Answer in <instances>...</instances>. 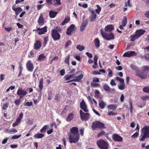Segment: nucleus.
I'll return each instance as SVG.
<instances>
[{
	"label": "nucleus",
	"mask_w": 149,
	"mask_h": 149,
	"mask_svg": "<svg viewBox=\"0 0 149 149\" xmlns=\"http://www.w3.org/2000/svg\"><path fill=\"white\" fill-rule=\"evenodd\" d=\"M70 20V18L68 17H66L64 21L62 22L61 25H64L65 23L68 22Z\"/></svg>",
	"instance_id": "nucleus-35"
},
{
	"label": "nucleus",
	"mask_w": 149,
	"mask_h": 149,
	"mask_svg": "<svg viewBox=\"0 0 149 149\" xmlns=\"http://www.w3.org/2000/svg\"><path fill=\"white\" fill-rule=\"evenodd\" d=\"M96 6L97 8L95 10V12L96 13H97L98 14H99L101 10V8L100 6L98 5H97Z\"/></svg>",
	"instance_id": "nucleus-39"
},
{
	"label": "nucleus",
	"mask_w": 149,
	"mask_h": 149,
	"mask_svg": "<svg viewBox=\"0 0 149 149\" xmlns=\"http://www.w3.org/2000/svg\"><path fill=\"white\" fill-rule=\"evenodd\" d=\"M117 107V105L116 104H110L107 106V108L108 109L113 110H115Z\"/></svg>",
	"instance_id": "nucleus-26"
},
{
	"label": "nucleus",
	"mask_w": 149,
	"mask_h": 149,
	"mask_svg": "<svg viewBox=\"0 0 149 149\" xmlns=\"http://www.w3.org/2000/svg\"><path fill=\"white\" fill-rule=\"evenodd\" d=\"M79 72H77L75 74V76H74V79L72 80L71 81H68L67 82V83L70 82L71 81H74L76 82H79L80 80L83 78L84 76L82 74H81L77 76H76V75L78 74Z\"/></svg>",
	"instance_id": "nucleus-9"
},
{
	"label": "nucleus",
	"mask_w": 149,
	"mask_h": 149,
	"mask_svg": "<svg viewBox=\"0 0 149 149\" xmlns=\"http://www.w3.org/2000/svg\"><path fill=\"white\" fill-rule=\"evenodd\" d=\"M44 6V5H38L37 6V8L38 10L40 9Z\"/></svg>",
	"instance_id": "nucleus-64"
},
{
	"label": "nucleus",
	"mask_w": 149,
	"mask_h": 149,
	"mask_svg": "<svg viewBox=\"0 0 149 149\" xmlns=\"http://www.w3.org/2000/svg\"><path fill=\"white\" fill-rule=\"evenodd\" d=\"M139 135L138 133L136 132L134 133L133 135L131 136V138H135L137 137Z\"/></svg>",
	"instance_id": "nucleus-54"
},
{
	"label": "nucleus",
	"mask_w": 149,
	"mask_h": 149,
	"mask_svg": "<svg viewBox=\"0 0 149 149\" xmlns=\"http://www.w3.org/2000/svg\"><path fill=\"white\" fill-rule=\"evenodd\" d=\"M79 135L70 134L69 136L70 142L71 143H77L79 139Z\"/></svg>",
	"instance_id": "nucleus-5"
},
{
	"label": "nucleus",
	"mask_w": 149,
	"mask_h": 149,
	"mask_svg": "<svg viewBox=\"0 0 149 149\" xmlns=\"http://www.w3.org/2000/svg\"><path fill=\"white\" fill-rule=\"evenodd\" d=\"M92 128L94 130H97L98 128H104V124L100 121H97L93 122Z\"/></svg>",
	"instance_id": "nucleus-4"
},
{
	"label": "nucleus",
	"mask_w": 149,
	"mask_h": 149,
	"mask_svg": "<svg viewBox=\"0 0 149 149\" xmlns=\"http://www.w3.org/2000/svg\"><path fill=\"white\" fill-rule=\"evenodd\" d=\"M44 19L42 14H41L38 18V22L39 25H42L44 24Z\"/></svg>",
	"instance_id": "nucleus-23"
},
{
	"label": "nucleus",
	"mask_w": 149,
	"mask_h": 149,
	"mask_svg": "<svg viewBox=\"0 0 149 149\" xmlns=\"http://www.w3.org/2000/svg\"><path fill=\"white\" fill-rule=\"evenodd\" d=\"M52 4L56 6L58 5H60V0H52Z\"/></svg>",
	"instance_id": "nucleus-31"
},
{
	"label": "nucleus",
	"mask_w": 149,
	"mask_h": 149,
	"mask_svg": "<svg viewBox=\"0 0 149 149\" xmlns=\"http://www.w3.org/2000/svg\"><path fill=\"white\" fill-rule=\"evenodd\" d=\"M127 22V19L126 17H124L123 20L122 21V25L125 26Z\"/></svg>",
	"instance_id": "nucleus-37"
},
{
	"label": "nucleus",
	"mask_w": 149,
	"mask_h": 149,
	"mask_svg": "<svg viewBox=\"0 0 149 149\" xmlns=\"http://www.w3.org/2000/svg\"><path fill=\"white\" fill-rule=\"evenodd\" d=\"M141 98L143 100H149V95L144 96H142L141 97Z\"/></svg>",
	"instance_id": "nucleus-56"
},
{
	"label": "nucleus",
	"mask_w": 149,
	"mask_h": 149,
	"mask_svg": "<svg viewBox=\"0 0 149 149\" xmlns=\"http://www.w3.org/2000/svg\"><path fill=\"white\" fill-rule=\"evenodd\" d=\"M100 86V84L95 83H92L91 84V86L93 87H98Z\"/></svg>",
	"instance_id": "nucleus-48"
},
{
	"label": "nucleus",
	"mask_w": 149,
	"mask_h": 149,
	"mask_svg": "<svg viewBox=\"0 0 149 149\" xmlns=\"http://www.w3.org/2000/svg\"><path fill=\"white\" fill-rule=\"evenodd\" d=\"M74 76H75V74L71 75L68 76L66 77L65 79L66 80H68L72 78L74 79Z\"/></svg>",
	"instance_id": "nucleus-41"
},
{
	"label": "nucleus",
	"mask_w": 149,
	"mask_h": 149,
	"mask_svg": "<svg viewBox=\"0 0 149 149\" xmlns=\"http://www.w3.org/2000/svg\"><path fill=\"white\" fill-rule=\"evenodd\" d=\"M4 29L6 31L9 32L12 30L13 28L12 26H8L5 27Z\"/></svg>",
	"instance_id": "nucleus-42"
},
{
	"label": "nucleus",
	"mask_w": 149,
	"mask_h": 149,
	"mask_svg": "<svg viewBox=\"0 0 149 149\" xmlns=\"http://www.w3.org/2000/svg\"><path fill=\"white\" fill-rule=\"evenodd\" d=\"M117 113L111 111H109L108 113V115L109 116H113L116 115Z\"/></svg>",
	"instance_id": "nucleus-51"
},
{
	"label": "nucleus",
	"mask_w": 149,
	"mask_h": 149,
	"mask_svg": "<svg viewBox=\"0 0 149 149\" xmlns=\"http://www.w3.org/2000/svg\"><path fill=\"white\" fill-rule=\"evenodd\" d=\"M94 43L95 47H99L100 46V42L99 39L97 38L94 40Z\"/></svg>",
	"instance_id": "nucleus-32"
},
{
	"label": "nucleus",
	"mask_w": 149,
	"mask_h": 149,
	"mask_svg": "<svg viewBox=\"0 0 149 149\" xmlns=\"http://www.w3.org/2000/svg\"><path fill=\"white\" fill-rule=\"evenodd\" d=\"M104 90L108 92L109 91L110 88L109 86L107 84H105L103 86Z\"/></svg>",
	"instance_id": "nucleus-36"
},
{
	"label": "nucleus",
	"mask_w": 149,
	"mask_h": 149,
	"mask_svg": "<svg viewBox=\"0 0 149 149\" xmlns=\"http://www.w3.org/2000/svg\"><path fill=\"white\" fill-rule=\"evenodd\" d=\"M143 72L137 74V75L141 79H145L149 77V65L143 66L141 68Z\"/></svg>",
	"instance_id": "nucleus-2"
},
{
	"label": "nucleus",
	"mask_w": 149,
	"mask_h": 149,
	"mask_svg": "<svg viewBox=\"0 0 149 149\" xmlns=\"http://www.w3.org/2000/svg\"><path fill=\"white\" fill-rule=\"evenodd\" d=\"M48 40V37H46V38H44V42L43 43V45L44 47H45L46 46L47 44V42Z\"/></svg>",
	"instance_id": "nucleus-46"
},
{
	"label": "nucleus",
	"mask_w": 149,
	"mask_h": 149,
	"mask_svg": "<svg viewBox=\"0 0 149 149\" xmlns=\"http://www.w3.org/2000/svg\"><path fill=\"white\" fill-rule=\"evenodd\" d=\"M99 107L102 109H103L106 105V104L102 100L99 101Z\"/></svg>",
	"instance_id": "nucleus-28"
},
{
	"label": "nucleus",
	"mask_w": 149,
	"mask_h": 149,
	"mask_svg": "<svg viewBox=\"0 0 149 149\" xmlns=\"http://www.w3.org/2000/svg\"><path fill=\"white\" fill-rule=\"evenodd\" d=\"M8 139H9V138L8 137L2 141V144H4L6 143L7 142V141L8 140Z\"/></svg>",
	"instance_id": "nucleus-61"
},
{
	"label": "nucleus",
	"mask_w": 149,
	"mask_h": 149,
	"mask_svg": "<svg viewBox=\"0 0 149 149\" xmlns=\"http://www.w3.org/2000/svg\"><path fill=\"white\" fill-rule=\"evenodd\" d=\"M43 79L42 78H40L39 80V83L38 87L40 89L39 92L40 93L41 96L42 95V90L43 87Z\"/></svg>",
	"instance_id": "nucleus-21"
},
{
	"label": "nucleus",
	"mask_w": 149,
	"mask_h": 149,
	"mask_svg": "<svg viewBox=\"0 0 149 149\" xmlns=\"http://www.w3.org/2000/svg\"><path fill=\"white\" fill-rule=\"evenodd\" d=\"M98 146L101 149H107L108 144L103 140L102 139L99 140L97 142Z\"/></svg>",
	"instance_id": "nucleus-6"
},
{
	"label": "nucleus",
	"mask_w": 149,
	"mask_h": 149,
	"mask_svg": "<svg viewBox=\"0 0 149 149\" xmlns=\"http://www.w3.org/2000/svg\"><path fill=\"white\" fill-rule=\"evenodd\" d=\"M74 115L72 113H70L67 118L66 120L68 121H70L73 119Z\"/></svg>",
	"instance_id": "nucleus-34"
},
{
	"label": "nucleus",
	"mask_w": 149,
	"mask_h": 149,
	"mask_svg": "<svg viewBox=\"0 0 149 149\" xmlns=\"http://www.w3.org/2000/svg\"><path fill=\"white\" fill-rule=\"evenodd\" d=\"M12 9L15 12L16 15H18L22 11V9L21 7H16L15 5H14L12 6Z\"/></svg>",
	"instance_id": "nucleus-15"
},
{
	"label": "nucleus",
	"mask_w": 149,
	"mask_h": 149,
	"mask_svg": "<svg viewBox=\"0 0 149 149\" xmlns=\"http://www.w3.org/2000/svg\"><path fill=\"white\" fill-rule=\"evenodd\" d=\"M90 12L91 13V15L90 17V21L91 22L94 21L96 18V14L93 10H91Z\"/></svg>",
	"instance_id": "nucleus-16"
},
{
	"label": "nucleus",
	"mask_w": 149,
	"mask_h": 149,
	"mask_svg": "<svg viewBox=\"0 0 149 149\" xmlns=\"http://www.w3.org/2000/svg\"><path fill=\"white\" fill-rule=\"evenodd\" d=\"M88 22L87 20L83 21L81 25L80 26V31H84L86 26L87 25Z\"/></svg>",
	"instance_id": "nucleus-24"
},
{
	"label": "nucleus",
	"mask_w": 149,
	"mask_h": 149,
	"mask_svg": "<svg viewBox=\"0 0 149 149\" xmlns=\"http://www.w3.org/2000/svg\"><path fill=\"white\" fill-rule=\"evenodd\" d=\"M9 105V103H6L5 104H4L3 106L2 107V109L4 110H5L6 108L8 107Z\"/></svg>",
	"instance_id": "nucleus-50"
},
{
	"label": "nucleus",
	"mask_w": 149,
	"mask_h": 149,
	"mask_svg": "<svg viewBox=\"0 0 149 149\" xmlns=\"http://www.w3.org/2000/svg\"><path fill=\"white\" fill-rule=\"evenodd\" d=\"M143 91L145 93H149V86H146L143 88Z\"/></svg>",
	"instance_id": "nucleus-45"
},
{
	"label": "nucleus",
	"mask_w": 149,
	"mask_h": 149,
	"mask_svg": "<svg viewBox=\"0 0 149 149\" xmlns=\"http://www.w3.org/2000/svg\"><path fill=\"white\" fill-rule=\"evenodd\" d=\"M100 32L103 37L107 40H113L115 38L114 34L112 33L104 32L102 29H101Z\"/></svg>",
	"instance_id": "nucleus-3"
},
{
	"label": "nucleus",
	"mask_w": 149,
	"mask_h": 149,
	"mask_svg": "<svg viewBox=\"0 0 149 149\" xmlns=\"http://www.w3.org/2000/svg\"><path fill=\"white\" fill-rule=\"evenodd\" d=\"M21 99H20L19 97V99L15 100V103L16 105H18L19 104Z\"/></svg>",
	"instance_id": "nucleus-52"
},
{
	"label": "nucleus",
	"mask_w": 149,
	"mask_h": 149,
	"mask_svg": "<svg viewBox=\"0 0 149 149\" xmlns=\"http://www.w3.org/2000/svg\"><path fill=\"white\" fill-rule=\"evenodd\" d=\"M76 48L77 49L79 50L80 51H82L84 49L85 47L83 45H77Z\"/></svg>",
	"instance_id": "nucleus-40"
},
{
	"label": "nucleus",
	"mask_w": 149,
	"mask_h": 149,
	"mask_svg": "<svg viewBox=\"0 0 149 149\" xmlns=\"http://www.w3.org/2000/svg\"><path fill=\"white\" fill-rule=\"evenodd\" d=\"M125 84L118 85V88L120 90H123L125 88Z\"/></svg>",
	"instance_id": "nucleus-44"
},
{
	"label": "nucleus",
	"mask_w": 149,
	"mask_h": 149,
	"mask_svg": "<svg viewBox=\"0 0 149 149\" xmlns=\"http://www.w3.org/2000/svg\"><path fill=\"white\" fill-rule=\"evenodd\" d=\"M60 74L61 76H63L65 74V71L64 69H62L60 71Z\"/></svg>",
	"instance_id": "nucleus-62"
},
{
	"label": "nucleus",
	"mask_w": 149,
	"mask_h": 149,
	"mask_svg": "<svg viewBox=\"0 0 149 149\" xmlns=\"http://www.w3.org/2000/svg\"><path fill=\"white\" fill-rule=\"evenodd\" d=\"M107 70L109 72V75L110 76V77H112V75H111L113 73L112 71L110 68H109Z\"/></svg>",
	"instance_id": "nucleus-60"
},
{
	"label": "nucleus",
	"mask_w": 149,
	"mask_h": 149,
	"mask_svg": "<svg viewBox=\"0 0 149 149\" xmlns=\"http://www.w3.org/2000/svg\"><path fill=\"white\" fill-rule=\"evenodd\" d=\"M27 92L26 91L19 87L17 91V94L19 96L20 98L22 99L27 94Z\"/></svg>",
	"instance_id": "nucleus-8"
},
{
	"label": "nucleus",
	"mask_w": 149,
	"mask_h": 149,
	"mask_svg": "<svg viewBox=\"0 0 149 149\" xmlns=\"http://www.w3.org/2000/svg\"><path fill=\"white\" fill-rule=\"evenodd\" d=\"M74 27L75 26L74 24H71L68 29L66 34L68 35H70L71 33L74 30Z\"/></svg>",
	"instance_id": "nucleus-18"
},
{
	"label": "nucleus",
	"mask_w": 149,
	"mask_h": 149,
	"mask_svg": "<svg viewBox=\"0 0 149 149\" xmlns=\"http://www.w3.org/2000/svg\"><path fill=\"white\" fill-rule=\"evenodd\" d=\"M113 139L115 141H122V138L117 134H115L113 136Z\"/></svg>",
	"instance_id": "nucleus-22"
},
{
	"label": "nucleus",
	"mask_w": 149,
	"mask_h": 149,
	"mask_svg": "<svg viewBox=\"0 0 149 149\" xmlns=\"http://www.w3.org/2000/svg\"><path fill=\"white\" fill-rule=\"evenodd\" d=\"M110 84L111 86H116V84L114 81L113 79L111 80Z\"/></svg>",
	"instance_id": "nucleus-59"
},
{
	"label": "nucleus",
	"mask_w": 149,
	"mask_h": 149,
	"mask_svg": "<svg viewBox=\"0 0 149 149\" xmlns=\"http://www.w3.org/2000/svg\"><path fill=\"white\" fill-rule=\"evenodd\" d=\"M70 58V55H69L67 57H66L65 58V63L68 64V65H69V60Z\"/></svg>",
	"instance_id": "nucleus-43"
},
{
	"label": "nucleus",
	"mask_w": 149,
	"mask_h": 149,
	"mask_svg": "<svg viewBox=\"0 0 149 149\" xmlns=\"http://www.w3.org/2000/svg\"><path fill=\"white\" fill-rule=\"evenodd\" d=\"M137 53L133 51H128L125 52L123 54V56L124 57H130V56H136Z\"/></svg>",
	"instance_id": "nucleus-14"
},
{
	"label": "nucleus",
	"mask_w": 149,
	"mask_h": 149,
	"mask_svg": "<svg viewBox=\"0 0 149 149\" xmlns=\"http://www.w3.org/2000/svg\"><path fill=\"white\" fill-rule=\"evenodd\" d=\"M52 36L54 41L59 40L60 38V35L58 31L56 29H53L52 32Z\"/></svg>",
	"instance_id": "nucleus-7"
},
{
	"label": "nucleus",
	"mask_w": 149,
	"mask_h": 149,
	"mask_svg": "<svg viewBox=\"0 0 149 149\" xmlns=\"http://www.w3.org/2000/svg\"><path fill=\"white\" fill-rule=\"evenodd\" d=\"M47 26H45L43 28H38L36 31L39 35H42L44 34L47 32Z\"/></svg>",
	"instance_id": "nucleus-12"
},
{
	"label": "nucleus",
	"mask_w": 149,
	"mask_h": 149,
	"mask_svg": "<svg viewBox=\"0 0 149 149\" xmlns=\"http://www.w3.org/2000/svg\"><path fill=\"white\" fill-rule=\"evenodd\" d=\"M46 58L45 54H42L39 56L38 59L39 61H41L44 60Z\"/></svg>",
	"instance_id": "nucleus-29"
},
{
	"label": "nucleus",
	"mask_w": 149,
	"mask_h": 149,
	"mask_svg": "<svg viewBox=\"0 0 149 149\" xmlns=\"http://www.w3.org/2000/svg\"><path fill=\"white\" fill-rule=\"evenodd\" d=\"M78 6L80 7H82L84 8H86L88 7V5L86 4H84L82 5L80 3H79Z\"/></svg>",
	"instance_id": "nucleus-53"
},
{
	"label": "nucleus",
	"mask_w": 149,
	"mask_h": 149,
	"mask_svg": "<svg viewBox=\"0 0 149 149\" xmlns=\"http://www.w3.org/2000/svg\"><path fill=\"white\" fill-rule=\"evenodd\" d=\"M114 29V27L113 25H107L105 28V32H104L111 33V31Z\"/></svg>",
	"instance_id": "nucleus-19"
},
{
	"label": "nucleus",
	"mask_w": 149,
	"mask_h": 149,
	"mask_svg": "<svg viewBox=\"0 0 149 149\" xmlns=\"http://www.w3.org/2000/svg\"><path fill=\"white\" fill-rule=\"evenodd\" d=\"M80 108L85 112H87L88 111L87 105L84 100H83L80 103Z\"/></svg>",
	"instance_id": "nucleus-13"
},
{
	"label": "nucleus",
	"mask_w": 149,
	"mask_h": 149,
	"mask_svg": "<svg viewBox=\"0 0 149 149\" xmlns=\"http://www.w3.org/2000/svg\"><path fill=\"white\" fill-rule=\"evenodd\" d=\"M32 104V102H27L25 104V105L28 106L30 107L31 106Z\"/></svg>",
	"instance_id": "nucleus-57"
},
{
	"label": "nucleus",
	"mask_w": 149,
	"mask_h": 149,
	"mask_svg": "<svg viewBox=\"0 0 149 149\" xmlns=\"http://www.w3.org/2000/svg\"><path fill=\"white\" fill-rule=\"evenodd\" d=\"M44 136V135L42 134L39 133L36 134L34 136L35 138L40 139L42 138Z\"/></svg>",
	"instance_id": "nucleus-33"
},
{
	"label": "nucleus",
	"mask_w": 149,
	"mask_h": 149,
	"mask_svg": "<svg viewBox=\"0 0 149 149\" xmlns=\"http://www.w3.org/2000/svg\"><path fill=\"white\" fill-rule=\"evenodd\" d=\"M17 130L14 129L10 130H9L8 132L10 133L11 134H15L17 132Z\"/></svg>",
	"instance_id": "nucleus-47"
},
{
	"label": "nucleus",
	"mask_w": 149,
	"mask_h": 149,
	"mask_svg": "<svg viewBox=\"0 0 149 149\" xmlns=\"http://www.w3.org/2000/svg\"><path fill=\"white\" fill-rule=\"evenodd\" d=\"M58 13V12H54L53 11H50L49 13V15L51 18L54 17Z\"/></svg>",
	"instance_id": "nucleus-27"
},
{
	"label": "nucleus",
	"mask_w": 149,
	"mask_h": 149,
	"mask_svg": "<svg viewBox=\"0 0 149 149\" xmlns=\"http://www.w3.org/2000/svg\"><path fill=\"white\" fill-rule=\"evenodd\" d=\"M48 127V125H45L40 130V132L41 133L45 132H46L47 127Z\"/></svg>",
	"instance_id": "nucleus-38"
},
{
	"label": "nucleus",
	"mask_w": 149,
	"mask_h": 149,
	"mask_svg": "<svg viewBox=\"0 0 149 149\" xmlns=\"http://www.w3.org/2000/svg\"><path fill=\"white\" fill-rule=\"evenodd\" d=\"M72 43L71 42L70 40H69L68 41L65 45V46L66 47H68L69 45H70Z\"/></svg>",
	"instance_id": "nucleus-58"
},
{
	"label": "nucleus",
	"mask_w": 149,
	"mask_h": 149,
	"mask_svg": "<svg viewBox=\"0 0 149 149\" xmlns=\"http://www.w3.org/2000/svg\"><path fill=\"white\" fill-rule=\"evenodd\" d=\"M27 70L30 72H32L33 71L34 66L33 63L30 60H29L26 64Z\"/></svg>",
	"instance_id": "nucleus-11"
},
{
	"label": "nucleus",
	"mask_w": 149,
	"mask_h": 149,
	"mask_svg": "<svg viewBox=\"0 0 149 149\" xmlns=\"http://www.w3.org/2000/svg\"><path fill=\"white\" fill-rule=\"evenodd\" d=\"M86 54L89 58H91L92 57L93 55L87 52Z\"/></svg>",
	"instance_id": "nucleus-63"
},
{
	"label": "nucleus",
	"mask_w": 149,
	"mask_h": 149,
	"mask_svg": "<svg viewBox=\"0 0 149 149\" xmlns=\"http://www.w3.org/2000/svg\"><path fill=\"white\" fill-rule=\"evenodd\" d=\"M145 32V31L140 29L136 31L135 32V33L137 36H138L139 38L141 36L143 35Z\"/></svg>",
	"instance_id": "nucleus-25"
},
{
	"label": "nucleus",
	"mask_w": 149,
	"mask_h": 149,
	"mask_svg": "<svg viewBox=\"0 0 149 149\" xmlns=\"http://www.w3.org/2000/svg\"><path fill=\"white\" fill-rule=\"evenodd\" d=\"M139 37L136 33L134 35H132L130 37V41L132 42L134 41L135 40L139 38Z\"/></svg>",
	"instance_id": "nucleus-30"
},
{
	"label": "nucleus",
	"mask_w": 149,
	"mask_h": 149,
	"mask_svg": "<svg viewBox=\"0 0 149 149\" xmlns=\"http://www.w3.org/2000/svg\"><path fill=\"white\" fill-rule=\"evenodd\" d=\"M141 134L139 140L141 141H144L146 139L149 138V126L145 125L141 130Z\"/></svg>",
	"instance_id": "nucleus-1"
},
{
	"label": "nucleus",
	"mask_w": 149,
	"mask_h": 149,
	"mask_svg": "<svg viewBox=\"0 0 149 149\" xmlns=\"http://www.w3.org/2000/svg\"><path fill=\"white\" fill-rule=\"evenodd\" d=\"M41 44L40 41V40H37L34 45V49L36 50L39 49L41 46Z\"/></svg>",
	"instance_id": "nucleus-20"
},
{
	"label": "nucleus",
	"mask_w": 149,
	"mask_h": 149,
	"mask_svg": "<svg viewBox=\"0 0 149 149\" xmlns=\"http://www.w3.org/2000/svg\"><path fill=\"white\" fill-rule=\"evenodd\" d=\"M78 129L77 127H72L70 129L71 133L70 134L79 135L78 132Z\"/></svg>",
	"instance_id": "nucleus-17"
},
{
	"label": "nucleus",
	"mask_w": 149,
	"mask_h": 149,
	"mask_svg": "<svg viewBox=\"0 0 149 149\" xmlns=\"http://www.w3.org/2000/svg\"><path fill=\"white\" fill-rule=\"evenodd\" d=\"M21 136V134H20L19 135H14L12 137V139H17L20 137Z\"/></svg>",
	"instance_id": "nucleus-49"
},
{
	"label": "nucleus",
	"mask_w": 149,
	"mask_h": 149,
	"mask_svg": "<svg viewBox=\"0 0 149 149\" xmlns=\"http://www.w3.org/2000/svg\"><path fill=\"white\" fill-rule=\"evenodd\" d=\"M99 81V79L97 77L94 78L93 79L92 83L98 82Z\"/></svg>",
	"instance_id": "nucleus-55"
},
{
	"label": "nucleus",
	"mask_w": 149,
	"mask_h": 149,
	"mask_svg": "<svg viewBox=\"0 0 149 149\" xmlns=\"http://www.w3.org/2000/svg\"><path fill=\"white\" fill-rule=\"evenodd\" d=\"M80 114L81 118L82 120L87 119L90 117V114L88 113H84L81 110L80 111Z\"/></svg>",
	"instance_id": "nucleus-10"
}]
</instances>
